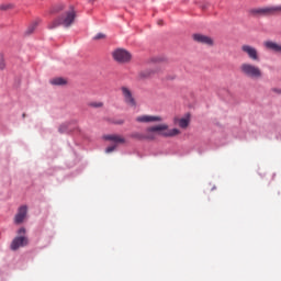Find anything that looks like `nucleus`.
Here are the masks:
<instances>
[{"instance_id": "obj_1", "label": "nucleus", "mask_w": 281, "mask_h": 281, "mask_svg": "<svg viewBox=\"0 0 281 281\" xmlns=\"http://www.w3.org/2000/svg\"><path fill=\"white\" fill-rule=\"evenodd\" d=\"M161 135L162 137H177V135H181V131L179 128L169 130L167 124H160L156 126L148 127L146 130V134H133L132 137L136 139H155V134Z\"/></svg>"}, {"instance_id": "obj_2", "label": "nucleus", "mask_w": 281, "mask_h": 281, "mask_svg": "<svg viewBox=\"0 0 281 281\" xmlns=\"http://www.w3.org/2000/svg\"><path fill=\"white\" fill-rule=\"evenodd\" d=\"M239 74L250 80H260L263 76L262 69L255 64L244 61L239 66Z\"/></svg>"}, {"instance_id": "obj_3", "label": "nucleus", "mask_w": 281, "mask_h": 281, "mask_svg": "<svg viewBox=\"0 0 281 281\" xmlns=\"http://www.w3.org/2000/svg\"><path fill=\"white\" fill-rule=\"evenodd\" d=\"M74 21H76V11L71 9L57 20L53 21L48 27L49 30H54L55 27H58V25H63L64 27H71V25H74Z\"/></svg>"}, {"instance_id": "obj_4", "label": "nucleus", "mask_w": 281, "mask_h": 281, "mask_svg": "<svg viewBox=\"0 0 281 281\" xmlns=\"http://www.w3.org/2000/svg\"><path fill=\"white\" fill-rule=\"evenodd\" d=\"M113 59L116 63H121L122 65L126 64V63H131V58H133V56L128 53V50L124 49V48H117L112 53Z\"/></svg>"}, {"instance_id": "obj_5", "label": "nucleus", "mask_w": 281, "mask_h": 281, "mask_svg": "<svg viewBox=\"0 0 281 281\" xmlns=\"http://www.w3.org/2000/svg\"><path fill=\"white\" fill-rule=\"evenodd\" d=\"M241 52L245 54L250 60L258 63L260 60V54L258 53V48L249 45L244 44L241 45Z\"/></svg>"}, {"instance_id": "obj_6", "label": "nucleus", "mask_w": 281, "mask_h": 281, "mask_svg": "<svg viewBox=\"0 0 281 281\" xmlns=\"http://www.w3.org/2000/svg\"><path fill=\"white\" fill-rule=\"evenodd\" d=\"M121 94L123 95L125 104H128V106H137V100L135 99V95H133V90H131V88L126 86L121 87Z\"/></svg>"}, {"instance_id": "obj_7", "label": "nucleus", "mask_w": 281, "mask_h": 281, "mask_svg": "<svg viewBox=\"0 0 281 281\" xmlns=\"http://www.w3.org/2000/svg\"><path fill=\"white\" fill-rule=\"evenodd\" d=\"M252 16H271L274 13L273 7L255 8L250 10Z\"/></svg>"}, {"instance_id": "obj_8", "label": "nucleus", "mask_w": 281, "mask_h": 281, "mask_svg": "<svg viewBox=\"0 0 281 281\" xmlns=\"http://www.w3.org/2000/svg\"><path fill=\"white\" fill-rule=\"evenodd\" d=\"M193 41L195 43H200L201 45H207V47H214V40L207 35L195 33L192 35Z\"/></svg>"}, {"instance_id": "obj_9", "label": "nucleus", "mask_w": 281, "mask_h": 281, "mask_svg": "<svg viewBox=\"0 0 281 281\" xmlns=\"http://www.w3.org/2000/svg\"><path fill=\"white\" fill-rule=\"evenodd\" d=\"M27 218V205H22L18 209V214L14 216L15 225H21Z\"/></svg>"}, {"instance_id": "obj_10", "label": "nucleus", "mask_w": 281, "mask_h": 281, "mask_svg": "<svg viewBox=\"0 0 281 281\" xmlns=\"http://www.w3.org/2000/svg\"><path fill=\"white\" fill-rule=\"evenodd\" d=\"M190 113H187L183 117L176 116L173 119V124H178L180 128H188L190 126Z\"/></svg>"}, {"instance_id": "obj_11", "label": "nucleus", "mask_w": 281, "mask_h": 281, "mask_svg": "<svg viewBox=\"0 0 281 281\" xmlns=\"http://www.w3.org/2000/svg\"><path fill=\"white\" fill-rule=\"evenodd\" d=\"M27 245V237L20 236L15 237L11 243L12 251H16L20 247H25Z\"/></svg>"}, {"instance_id": "obj_12", "label": "nucleus", "mask_w": 281, "mask_h": 281, "mask_svg": "<svg viewBox=\"0 0 281 281\" xmlns=\"http://www.w3.org/2000/svg\"><path fill=\"white\" fill-rule=\"evenodd\" d=\"M263 47L269 52H274V54H281V44L273 41H266Z\"/></svg>"}, {"instance_id": "obj_13", "label": "nucleus", "mask_w": 281, "mask_h": 281, "mask_svg": "<svg viewBox=\"0 0 281 281\" xmlns=\"http://www.w3.org/2000/svg\"><path fill=\"white\" fill-rule=\"evenodd\" d=\"M104 139H106L108 142H114V144H126V138H124V136L121 135H106L104 136Z\"/></svg>"}, {"instance_id": "obj_14", "label": "nucleus", "mask_w": 281, "mask_h": 281, "mask_svg": "<svg viewBox=\"0 0 281 281\" xmlns=\"http://www.w3.org/2000/svg\"><path fill=\"white\" fill-rule=\"evenodd\" d=\"M136 122H142V123L161 122V116L142 115L136 119Z\"/></svg>"}, {"instance_id": "obj_15", "label": "nucleus", "mask_w": 281, "mask_h": 281, "mask_svg": "<svg viewBox=\"0 0 281 281\" xmlns=\"http://www.w3.org/2000/svg\"><path fill=\"white\" fill-rule=\"evenodd\" d=\"M50 85H54L55 87H63L67 85V80L63 77H56L50 79Z\"/></svg>"}, {"instance_id": "obj_16", "label": "nucleus", "mask_w": 281, "mask_h": 281, "mask_svg": "<svg viewBox=\"0 0 281 281\" xmlns=\"http://www.w3.org/2000/svg\"><path fill=\"white\" fill-rule=\"evenodd\" d=\"M153 74H155V70L153 69H145V70H142L139 74H138V77L144 80L146 78H150V76H153Z\"/></svg>"}, {"instance_id": "obj_17", "label": "nucleus", "mask_w": 281, "mask_h": 281, "mask_svg": "<svg viewBox=\"0 0 281 281\" xmlns=\"http://www.w3.org/2000/svg\"><path fill=\"white\" fill-rule=\"evenodd\" d=\"M36 27H38V21L32 22L30 26L26 29L25 35L30 36V34H34V30H36Z\"/></svg>"}, {"instance_id": "obj_18", "label": "nucleus", "mask_w": 281, "mask_h": 281, "mask_svg": "<svg viewBox=\"0 0 281 281\" xmlns=\"http://www.w3.org/2000/svg\"><path fill=\"white\" fill-rule=\"evenodd\" d=\"M59 133H71V128H69V124H61L58 128Z\"/></svg>"}, {"instance_id": "obj_19", "label": "nucleus", "mask_w": 281, "mask_h": 281, "mask_svg": "<svg viewBox=\"0 0 281 281\" xmlns=\"http://www.w3.org/2000/svg\"><path fill=\"white\" fill-rule=\"evenodd\" d=\"M64 9H65V5L59 4V5L53 8V12H60V10H64Z\"/></svg>"}, {"instance_id": "obj_20", "label": "nucleus", "mask_w": 281, "mask_h": 281, "mask_svg": "<svg viewBox=\"0 0 281 281\" xmlns=\"http://www.w3.org/2000/svg\"><path fill=\"white\" fill-rule=\"evenodd\" d=\"M105 37H106V35H104V34H102V33H99V34H97V35L94 36V41H100V40L105 38Z\"/></svg>"}, {"instance_id": "obj_21", "label": "nucleus", "mask_w": 281, "mask_h": 281, "mask_svg": "<svg viewBox=\"0 0 281 281\" xmlns=\"http://www.w3.org/2000/svg\"><path fill=\"white\" fill-rule=\"evenodd\" d=\"M117 148L116 145L110 146L105 149V153H113V150H115Z\"/></svg>"}, {"instance_id": "obj_22", "label": "nucleus", "mask_w": 281, "mask_h": 281, "mask_svg": "<svg viewBox=\"0 0 281 281\" xmlns=\"http://www.w3.org/2000/svg\"><path fill=\"white\" fill-rule=\"evenodd\" d=\"M271 91H272V93H278L279 95H281V89L280 88H272Z\"/></svg>"}, {"instance_id": "obj_23", "label": "nucleus", "mask_w": 281, "mask_h": 281, "mask_svg": "<svg viewBox=\"0 0 281 281\" xmlns=\"http://www.w3.org/2000/svg\"><path fill=\"white\" fill-rule=\"evenodd\" d=\"M273 8H274V14H276V12H281V5H276Z\"/></svg>"}, {"instance_id": "obj_24", "label": "nucleus", "mask_w": 281, "mask_h": 281, "mask_svg": "<svg viewBox=\"0 0 281 281\" xmlns=\"http://www.w3.org/2000/svg\"><path fill=\"white\" fill-rule=\"evenodd\" d=\"M18 234H20V236L23 235V234H25V228H24V227L20 228V229L18 231Z\"/></svg>"}, {"instance_id": "obj_25", "label": "nucleus", "mask_w": 281, "mask_h": 281, "mask_svg": "<svg viewBox=\"0 0 281 281\" xmlns=\"http://www.w3.org/2000/svg\"><path fill=\"white\" fill-rule=\"evenodd\" d=\"M102 103H91V106H102Z\"/></svg>"}, {"instance_id": "obj_26", "label": "nucleus", "mask_w": 281, "mask_h": 281, "mask_svg": "<svg viewBox=\"0 0 281 281\" xmlns=\"http://www.w3.org/2000/svg\"><path fill=\"white\" fill-rule=\"evenodd\" d=\"M157 24L158 25H164V20H158Z\"/></svg>"}, {"instance_id": "obj_27", "label": "nucleus", "mask_w": 281, "mask_h": 281, "mask_svg": "<svg viewBox=\"0 0 281 281\" xmlns=\"http://www.w3.org/2000/svg\"><path fill=\"white\" fill-rule=\"evenodd\" d=\"M93 1H95V0H88L89 3H93Z\"/></svg>"}]
</instances>
